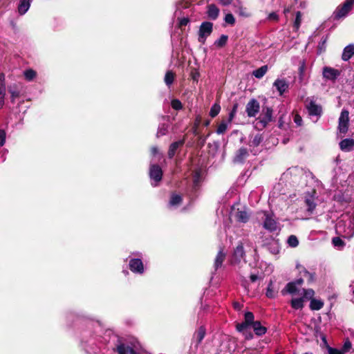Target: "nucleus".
<instances>
[{"label": "nucleus", "instance_id": "cd10ccee", "mask_svg": "<svg viewBox=\"0 0 354 354\" xmlns=\"http://www.w3.org/2000/svg\"><path fill=\"white\" fill-rule=\"evenodd\" d=\"M268 68L267 65L262 66L261 67L257 68V70H254L252 73V75L256 78L261 79L266 73V72L268 71Z\"/></svg>", "mask_w": 354, "mask_h": 354}, {"label": "nucleus", "instance_id": "13d9d810", "mask_svg": "<svg viewBox=\"0 0 354 354\" xmlns=\"http://www.w3.org/2000/svg\"><path fill=\"white\" fill-rule=\"evenodd\" d=\"M294 122L297 126H301L302 124V118L301 117L297 114L294 117Z\"/></svg>", "mask_w": 354, "mask_h": 354}, {"label": "nucleus", "instance_id": "aec40b11", "mask_svg": "<svg viewBox=\"0 0 354 354\" xmlns=\"http://www.w3.org/2000/svg\"><path fill=\"white\" fill-rule=\"evenodd\" d=\"M185 143L184 140H180L176 142H174L171 143L169 146V151H168V157L169 158H172L175 154L178 149L180 147H182Z\"/></svg>", "mask_w": 354, "mask_h": 354}, {"label": "nucleus", "instance_id": "f3484780", "mask_svg": "<svg viewBox=\"0 0 354 354\" xmlns=\"http://www.w3.org/2000/svg\"><path fill=\"white\" fill-rule=\"evenodd\" d=\"M354 55V44L346 46L342 52V59L343 61H348Z\"/></svg>", "mask_w": 354, "mask_h": 354}, {"label": "nucleus", "instance_id": "f704fd0d", "mask_svg": "<svg viewBox=\"0 0 354 354\" xmlns=\"http://www.w3.org/2000/svg\"><path fill=\"white\" fill-rule=\"evenodd\" d=\"M303 301H304L303 298L293 299L291 301V306L295 309H297H297H301L304 306Z\"/></svg>", "mask_w": 354, "mask_h": 354}, {"label": "nucleus", "instance_id": "052dcab7", "mask_svg": "<svg viewBox=\"0 0 354 354\" xmlns=\"http://www.w3.org/2000/svg\"><path fill=\"white\" fill-rule=\"evenodd\" d=\"M268 19L272 20V21H278L279 16L275 12H271V13L269 14V15L268 17Z\"/></svg>", "mask_w": 354, "mask_h": 354}, {"label": "nucleus", "instance_id": "69168bd1", "mask_svg": "<svg viewBox=\"0 0 354 354\" xmlns=\"http://www.w3.org/2000/svg\"><path fill=\"white\" fill-rule=\"evenodd\" d=\"M192 79L194 81H198V77H199V73L198 72L192 73Z\"/></svg>", "mask_w": 354, "mask_h": 354}, {"label": "nucleus", "instance_id": "79ce46f5", "mask_svg": "<svg viewBox=\"0 0 354 354\" xmlns=\"http://www.w3.org/2000/svg\"><path fill=\"white\" fill-rule=\"evenodd\" d=\"M301 12L300 11H297L296 12V17L295 20L294 21V28L296 30H298L300 27L301 23Z\"/></svg>", "mask_w": 354, "mask_h": 354}, {"label": "nucleus", "instance_id": "37998d69", "mask_svg": "<svg viewBox=\"0 0 354 354\" xmlns=\"http://www.w3.org/2000/svg\"><path fill=\"white\" fill-rule=\"evenodd\" d=\"M288 243L290 247H297L299 244L298 239L295 235H290L288 239Z\"/></svg>", "mask_w": 354, "mask_h": 354}, {"label": "nucleus", "instance_id": "0e129e2a", "mask_svg": "<svg viewBox=\"0 0 354 354\" xmlns=\"http://www.w3.org/2000/svg\"><path fill=\"white\" fill-rule=\"evenodd\" d=\"M151 154L155 156L158 154V149L156 147H152L151 149Z\"/></svg>", "mask_w": 354, "mask_h": 354}, {"label": "nucleus", "instance_id": "c85d7f7f", "mask_svg": "<svg viewBox=\"0 0 354 354\" xmlns=\"http://www.w3.org/2000/svg\"><path fill=\"white\" fill-rule=\"evenodd\" d=\"M324 306V302L322 300L312 299L310 303V308L313 310H319Z\"/></svg>", "mask_w": 354, "mask_h": 354}, {"label": "nucleus", "instance_id": "c03bdc74", "mask_svg": "<svg viewBox=\"0 0 354 354\" xmlns=\"http://www.w3.org/2000/svg\"><path fill=\"white\" fill-rule=\"evenodd\" d=\"M244 319L252 326L255 323L254 316L252 312H246L244 315Z\"/></svg>", "mask_w": 354, "mask_h": 354}, {"label": "nucleus", "instance_id": "a18cd8bd", "mask_svg": "<svg viewBox=\"0 0 354 354\" xmlns=\"http://www.w3.org/2000/svg\"><path fill=\"white\" fill-rule=\"evenodd\" d=\"M238 106H239L238 103L234 104L233 107L229 113V117H228V120H229V122H232V121L234 118V117L236 114L237 110H238Z\"/></svg>", "mask_w": 354, "mask_h": 354}, {"label": "nucleus", "instance_id": "7ed1b4c3", "mask_svg": "<svg viewBox=\"0 0 354 354\" xmlns=\"http://www.w3.org/2000/svg\"><path fill=\"white\" fill-rule=\"evenodd\" d=\"M272 109L263 106L261 112L256 120L254 127L258 130H263L272 120Z\"/></svg>", "mask_w": 354, "mask_h": 354}, {"label": "nucleus", "instance_id": "9d476101", "mask_svg": "<svg viewBox=\"0 0 354 354\" xmlns=\"http://www.w3.org/2000/svg\"><path fill=\"white\" fill-rule=\"evenodd\" d=\"M260 110L259 102L255 99H251L245 107V112L248 117H255Z\"/></svg>", "mask_w": 354, "mask_h": 354}, {"label": "nucleus", "instance_id": "603ef678", "mask_svg": "<svg viewBox=\"0 0 354 354\" xmlns=\"http://www.w3.org/2000/svg\"><path fill=\"white\" fill-rule=\"evenodd\" d=\"M225 21L230 25H234L235 23V19L232 14L229 13L225 15Z\"/></svg>", "mask_w": 354, "mask_h": 354}, {"label": "nucleus", "instance_id": "72a5a7b5", "mask_svg": "<svg viewBox=\"0 0 354 354\" xmlns=\"http://www.w3.org/2000/svg\"><path fill=\"white\" fill-rule=\"evenodd\" d=\"M201 173L198 171H196L193 175V188L196 190L199 186L201 182Z\"/></svg>", "mask_w": 354, "mask_h": 354}, {"label": "nucleus", "instance_id": "4be33fe9", "mask_svg": "<svg viewBox=\"0 0 354 354\" xmlns=\"http://www.w3.org/2000/svg\"><path fill=\"white\" fill-rule=\"evenodd\" d=\"M32 0H20L18 5V12L20 15H24L29 10Z\"/></svg>", "mask_w": 354, "mask_h": 354}, {"label": "nucleus", "instance_id": "4d7b16f0", "mask_svg": "<svg viewBox=\"0 0 354 354\" xmlns=\"http://www.w3.org/2000/svg\"><path fill=\"white\" fill-rule=\"evenodd\" d=\"M328 351L329 354H344V353L341 350L333 348L331 347L328 348Z\"/></svg>", "mask_w": 354, "mask_h": 354}, {"label": "nucleus", "instance_id": "c756f323", "mask_svg": "<svg viewBox=\"0 0 354 354\" xmlns=\"http://www.w3.org/2000/svg\"><path fill=\"white\" fill-rule=\"evenodd\" d=\"M182 201L181 196L176 194H173L171 196L169 205L171 207H174L180 204Z\"/></svg>", "mask_w": 354, "mask_h": 354}, {"label": "nucleus", "instance_id": "f8f14e48", "mask_svg": "<svg viewBox=\"0 0 354 354\" xmlns=\"http://www.w3.org/2000/svg\"><path fill=\"white\" fill-rule=\"evenodd\" d=\"M245 251L242 243H239L234 250L232 257V263H239L242 260H245Z\"/></svg>", "mask_w": 354, "mask_h": 354}, {"label": "nucleus", "instance_id": "6e6d98bb", "mask_svg": "<svg viewBox=\"0 0 354 354\" xmlns=\"http://www.w3.org/2000/svg\"><path fill=\"white\" fill-rule=\"evenodd\" d=\"M241 333L245 337V339H252L254 337L253 334L248 330H244V332H241Z\"/></svg>", "mask_w": 354, "mask_h": 354}, {"label": "nucleus", "instance_id": "a19ab883", "mask_svg": "<svg viewBox=\"0 0 354 354\" xmlns=\"http://www.w3.org/2000/svg\"><path fill=\"white\" fill-rule=\"evenodd\" d=\"M227 39V35H222L220 38L215 41V45L218 47H222L226 44Z\"/></svg>", "mask_w": 354, "mask_h": 354}, {"label": "nucleus", "instance_id": "8fccbe9b", "mask_svg": "<svg viewBox=\"0 0 354 354\" xmlns=\"http://www.w3.org/2000/svg\"><path fill=\"white\" fill-rule=\"evenodd\" d=\"M167 132V127L165 124H161L158 129L156 136L160 137L165 136Z\"/></svg>", "mask_w": 354, "mask_h": 354}, {"label": "nucleus", "instance_id": "0eeeda50", "mask_svg": "<svg viewBox=\"0 0 354 354\" xmlns=\"http://www.w3.org/2000/svg\"><path fill=\"white\" fill-rule=\"evenodd\" d=\"M353 3L354 0H346L342 6L336 8L333 13L334 18L335 19H339L346 16V15L351 10Z\"/></svg>", "mask_w": 354, "mask_h": 354}, {"label": "nucleus", "instance_id": "6e6552de", "mask_svg": "<svg viewBox=\"0 0 354 354\" xmlns=\"http://www.w3.org/2000/svg\"><path fill=\"white\" fill-rule=\"evenodd\" d=\"M349 112L343 109L339 118L338 130L342 133H346L348 129Z\"/></svg>", "mask_w": 354, "mask_h": 354}, {"label": "nucleus", "instance_id": "7c9ffc66", "mask_svg": "<svg viewBox=\"0 0 354 354\" xmlns=\"http://www.w3.org/2000/svg\"><path fill=\"white\" fill-rule=\"evenodd\" d=\"M300 172V170L299 168L297 167H292V168H289L288 169L286 170V171H285L283 175H282V178L283 179H286V180H288L290 178V177L292 175V174H295L296 175L297 173H299Z\"/></svg>", "mask_w": 354, "mask_h": 354}, {"label": "nucleus", "instance_id": "58836bf2", "mask_svg": "<svg viewBox=\"0 0 354 354\" xmlns=\"http://www.w3.org/2000/svg\"><path fill=\"white\" fill-rule=\"evenodd\" d=\"M221 111V106L218 103H215L210 109L209 115L212 118L216 117Z\"/></svg>", "mask_w": 354, "mask_h": 354}, {"label": "nucleus", "instance_id": "393cba45", "mask_svg": "<svg viewBox=\"0 0 354 354\" xmlns=\"http://www.w3.org/2000/svg\"><path fill=\"white\" fill-rule=\"evenodd\" d=\"M9 93L10 94V100L12 103L15 102V99L20 95V91L18 88L17 84H13L8 87Z\"/></svg>", "mask_w": 354, "mask_h": 354}, {"label": "nucleus", "instance_id": "b1692460", "mask_svg": "<svg viewBox=\"0 0 354 354\" xmlns=\"http://www.w3.org/2000/svg\"><path fill=\"white\" fill-rule=\"evenodd\" d=\"M248 156V152L245 148H240L234 156V161L235 162H243Z\"/></svg>", "mask_w": 354, "mask_h": 354}, {"label": "nucleus", "instance_id": "49530a36", "mask_svg": "<svg viewBox=\"0 0 354 354\" xmlns=\"http://www.w3.org/2000/svg\"><path fill=\"white\" fill-rule=\"evenodd\" d=\"M303 292H304V298L306 299H314L313 297H314V295H315V292L313 289H303Z\"/></svg>", "mask_w": 354, "mask_h": 354}, {"label": "nucleus", "instance_id": "864d4df0", "mask_svg": "<svg viewBox=\"0 0 354 354\" xmlns=\"http://www.w3.org/2000/svg\"><path fill=\"white\" fill-rule=\"evenodd\" d=\"M6 142V132L3 129H0V146H3Z\"/></svg>", "mask_w": 354, "mask_h": 354}, {"label": "nucleus", "instance_id": "f257e3e1", "mask_svg": "<svg viewBox=\"0 0 354 354\" xmlns=\"http://www.w3.org/2000/svg\"><path fill=\"white\" fill-rule=\"evenodd\" d=\"M335 230L344 238H351L354 235V217L350 214L342 215L335 225Z\"/></svg>", "mask_w": 354, "mask_h": 354}, {"label": "nucleus", "instance_id": "2eb2a0df", "mask_svg": "<svg viewBox=\"0 0 354 354\" xmlns=\"http://www.w3.org/2000/svg\"><path fill=\"white\" fill-rule=\"evenodd\" d=\"M339 148L342 151L349 152L354 149V139L345 138L339 144Z\"/></svg>", "mask_w": 354, "mask_h": 354}, {"label": "nucleus", "instance_id": "39448f33", "mask_svg": "<svg viewBox=\"0 0 354 354\" xmlns=\"http://www.w3.org/2000/svg\"><path fill=\"white\" fill-rule=\"evenodd\" d=\"M213 30V24L209 21H204L201 24L198 30V40L201 44H205L206 39L211 35Z\"/></svg>", "mask_w": 354, "mask_h": 354}, {"label": "nucleus", "instance_id": "c9c22d12", "mask_svg": "<svg viewBox=\"0 0 354 354\" xmlns=\"http://www.w3.org/2000/svg\"><path fill=\"white\" fill-rule=\"evenodd\" d=\"M250 326H252V325L250 324L248 322H246V321L244 319L243 322L236 324V328L237 331L241 333L244 332V330H247Z\"/></svg>", "mask_w": 354, "mask_h": 354}, {"label": "nucleus", "instance_id": "774afa93", "mask_svg": "<svg viewBox=\"0 0 354 354\" xmlns=\"http://www.w3.org/2000/svg\"><path fill=\"white\" fill-rule=\"evenodd\" d=\"M224 6L229 5L233 0H218Z\"/></svg>", "mask_w": 354, "mask_h": 354}, {"label": "nucleus", "instance_id": "4c0bfd02", "mask_svg": "<svg viewBox=\"0 0 354 354\" xmlns=\"http://www.w3.org/2000/svg\"><path fill=\"white\" fill-rule=\"evenodd\" d=\"M266 295L268 298H274L277 295V291L274 289L272 281L268 286Z\"/></svg>", "mask_w": 354, "mask_h": 354}, {"label": "nucleus", "instance_id": "2f4dec72", "mask_svg": "<svg viewBox=\"0 0 354 354\" xmlns=\"http://www.w3.org/2000/svg\"><path fill=\"white\" fill-rule=\"evenodd\" d=\"M231 124V122H229V120H227V121L223 120L220 123V124L218 126L217 129H216V133L218 134H223L226 131V130L228 128L229 124Z\"/></svg>", "mask_w": 354, "mask_h": 354}, {"label": "nucleus", "instance_id": "e2e57ef3", "mask_svg": "<svg viewBox=\"0 0 354 354\" xmlns=\"http://www.w3.org/2000/svg\"><path fill=\"white\" fill-rule=\"evenodd\" d=\"M237 3H238V7H239V13L240 15H242V16H245L244 12H243V8L240 6L241 3L237 1Z\"/></svg>", "mask_w": 354, "mask_h": 354}, {"label": "nucleus", "instance_id": "1a4fd4ad", "mask_svg": "<svg viewBox=\"0 0 354 354\" xmlns=\"http://www.w3.org/2000/svg\"><path fill=\"white\" fill-rule=\"evenodd\" d=\"M306 106L308 114L310 116L317 117V119L314 121L315 122H317L322 115V107L320 105L316 104L313 100H310L309 102H308Z\"/></svg>", "mask_w": 354, "mask_h": 354}, {"label": "nucleus", "instance_id": "bb28decb", "mask_svg": "<svg viewBox=\"0 0 354 354\" xmlns=\"http://www.w3.org/2000/svg\"><path fill=\"white\" fill-rule=\"evenodd\" d=\"M225 259V254L223 252L222 250H220L215 258L214 261V269L216 270L218 268L221 267L223 262Z\"/></svg>", "mask_w": 354, "mask_h": 354}, {"label": "nucleus", "instance_id": "ea45409f", "mask_svg": "<svg viewBox=\"0 0 354 354\" xmlns=\"http://www.w3.org/2000/svg\"><path fill=\"white\" fill-rule=\"evenodd\" d=\"M286 290L290 294L296 293L297 292L296 283L293 281L288 283L286 286Z\"/></svg>", "mask_w": 354, "mask_h": 354}, {"label": "nucleus", "instance_id": "473e14b6", "mask_svg": "<svg viewBox=\"0 0 354 354\" xmlns=\"http://www.w3.org/2000/svg\"><path fill=\"white\" fill-rule=\"evenodd\" d=\"M174 73L170 71H167L165 76V82L167 86H170L174 80Z\"/></svg>", "mask_w": 354, "mask_h": 354}, {"label": "nucleus", "instance_id": "9b49d317", "mask_svg": "<svg viewBox=\"0 0 354 354\" xmlns=\"http://www.w3.org/2000/svg\"><path fill=\"white\" fill-rule=\"evenodd\" d=\"M149 176L151 179L155 182L151 183L152 185L156 186L157 183L162 179V171L158 165H151L149 169Z\"/></svg>", "mask_w": 354, "mask_h": 354}, {"label": "nucleus", "instance_id": "a878e982", "mask_svg": "<svg viewBox=\"0 0 354 354\" xmlns=\"http://www.w3.org/2000/svg\"><path fill=\"white\" fill-rule=\"evenodd\" d=\"M207 13L209 19L215 20L218 17L219 9L214 4H210L207 6Z\"/></svg>", "mask_w": 354, "mask_h": 354}, {"label": "nucleus", "instance_id": "09e8293b", "mask_svg": "<svg viewBox=\"0 0 354 354\" xmlns=\"http://www.w3.org/2000/svg\"><path fill=\"white\" fill-rule=\"evenodd\" d=\"M301 273L302 274L303 277L307 279V280L310 282L313 281L315 279L314 274L309 272L306 269H304L302 271H301Z\"/></svg>", "mask_w": 354, "mask_h": 354}, {"label": "nucleus", "instance_id": "680f3d73", "mask_svg": "<svg viewBox=\"0 0 354 354\" xmlns=\"http://www.w3.org/2000/svg\"><path fill=\"white\" fill-rule=\"evenodd\" d=\"M0 86H6V76L3 73H0Z\"/></svg>", "mask_w": 354, "mask_h": 354}, {"label": "nucleus", "instance_id": "5701e85b", "mask_svg": "<svg viewBox=\"0 0 354 354\" xmlns=\"http://www.w3.org/2000/svg\"><path fill=\"white\" fill-rule=\"evenodd\" d=\"M256 335L262 336L267 332V328L263 326L259 321H256L252 326Z\"/></svg>", "mask_w": 354, "mask_h": 354}, {"label": "nucleus", "instance_id": "bf43d9fd", "mask_svg": "<svg viewBox=\"0 0 354 354\" xmlns=\"http://www.w3.org/2000/svg\"><path fill=\"white\" fill-rule=\"evenodd\" d=\"M189 22V20L188 18L183 17V18L180 19L179 26L180 27L185 26H187Z\"/></svg>", "mask_w": 354, "mask_h": 354}, {"label": "nucleus", "instance_id": "dca6fc26", "mask_svg": "<svg viewBox=\"0 0 354 354\" xmlns=\"http://www.w3.org/2000/svg\"><path fill=\"white\" fill-rule=\"evenodd\" d=\"M206 334L205 328L203 326H201L195 332L193 336V343L196 344V347H197L200 343L203 341Z\"/></svg>", "mask_w": 354, "mask_h": 354}, {"label": "nucleus", "instance_id": "ddd939ff", "mask_svg": "<svg viewBox=\"0 0 354 354\" xmlns=\"http://www.w3.org/2000/svg\"><path fill=\"white\" fill-rule=\"evenodd\" d=\"M340 74V71L332 67L325 66L323 68L322 75L326 80L335 81Z\"/></svg>", "mask_w": 354, "mask_h": 354}, {"label": "nucleus", "instance_id": "e433bc0d", "mask_svg": "<svg viewBox=\"0 0 354 354\" xmlns=\"http://www.w3.org/2000/svg\"><path fill=\"white\" fill-rule=\"evenodd\" d=\"M25 79L27 81H32L37 75L36 71L32 69H28L24 72Z\"/></svg>", "mask_w": 354, "mask_h": 354}, {"label": "nucleus", "instance_id": "4468645a", "mask_svg": "<svg viewBox=\"0 0 354 354\" xmlns=\"http://www.w3.org/2000/svg\"><path fill=\"white\" fill-rule=\"evenodd\" d=\"M129 268L135 273L142 274L144 272V266L140 259H131L129 261Z\"/></svg>", "mask_w": 354, "mask_h": 354}, {"label": "nucleus", "instance_id": "a211bd4d", "mask_svg": "<svg viewBox=\"0 0 354 354\" xmlns=\"http://www.w3.org/2000/svg\"><path fill=\"white\" fill-rule=\"evenodd\" d=\"M274 86L281 95L288 88V84L284 79H277L274 82Z\"/></svg>", "mask_w": 354, "mask_h": 354}, {"label": "nucleus", "instance_id": "423d86ee", "mask_svg": "<svg viewBox=\"0 0 354 354\" xmlns=\"http://www.w3.org/2000/svg\"><path fill=\"white\" fill-rule=\"evenodd\" d=\"M316 192L313 190L311 193L308 192L304 196V203L306 207V212L308 215H311L314 213V211L317 206Z\"/></svg>", "mask_w": 354, "mask_h": 354}, {"label": "nucleus", "instance_id": "412c9836", "mask_svg": "<svg viewBox=\"0 0 354 354\" xmlns=\"http://www.w3.org/2000/svg\"><path fill=\"white\" fill-rule=\"evenodd\" d=\"M235 218L238 222L245 223L249 221L250 214L245 209H238L235 214Z\"/></svg>", "mask_w": 354, "mask_h": 354}, {"label": "nucleus", "instance_id": "f03ea898", "mask_svg": "<svg viewBox=\"0 0 354 354\" xmlns=\"http://www.w3.org/2000/svg\"><path fill=\"white\" fill-rule=\"evenodd\" d=\"M259 217L262 219L263 227L270 232H274L280 230L279 224L274 219L272 214L263 211L258 213Z\"/></svg>", "mask_w": 354, "mask_h": 354}, {"label": "nucleus", "instance_id": "5fc2aeb1", "mask_svg": "<svg viewBox=\"0 0 354 354\" xmlns=\"http://www.w3.org/2000/svg\"><path fill=\"white\" fill-rule=\"evenodd\" d=\"M351 348V343L349 341L344 342L342 351L344 353Z\"/></svg>", "mask_w": 354, "mask_h": 354}, {"label": "nucleus", "instance_id": "338daca9", "mask_svg": "<svg viewBox=\"0 0 354 354\" xmlns=\"http://www.w3.org/2000/svg\"><path fill=\"white\" fill-rule=\"evenodd\" d=\"M5 95H0V109H2L4 105Z\"/></svg>", "mask_w": 354, "mask_h": 354}, {"label": "nucleus", "instance_id": "3c124183", "mask_svg": "<svg viewBox=\"0 0 354 354\" xmlns=\"http://www.w3.org/2000/svg\"><path fill=\"white\" fill-rule=\"evenodd\" d=\"M332 243L336 248H342L344 245V241L339 237H334Z\"/></svg>", "mask_w": 354, "mask_h": 354}, {"label": "nucleus", "instance_id": "6ab92c4d", "mask_svg": "<svg viewBox=\"0 0 354 354\" xmlns=\"http://www.w3.org/2000/svg\"><path fill=\"white\" fill-rule=\"evenodd\" d=\"M133 350V349L131 346L121 342L120 341L118 342L115 348V351L118 354H132Z\"/></svg>", "mask_w": 354, "mask_h": 354}, {"label": "nucleus", "instance_id": "de8ad7c7", "mask_svg": "<svg viewBox=\"0 0 354 354\" xmlns=\"http://www.w3.org/2000/svg\"><path fill=\"white\" fill-rule=\"evenodd\" d=\"M171 106L174 109L177 111L183 109V104L178 99L172 100L171 102Z\"/></svg>", "mask_w": 354, "mask_h": 354}, {"label": "nucleus", "instance_id": "20e7f679", "mask_svg": "<svg viewBox=\"0 0 354 354\" xmlns=\"http://www.w3.org/2000/svg\"><path fill=\"white\" fill-rule=\"evenodd\" d=\"M263 140V136L260 133L251 135L249 138L248 145L250 152L257 155L261 151L260 145Z\"/></svg>", "mask_w": 354, "mask_h": 354}]
</instances>
